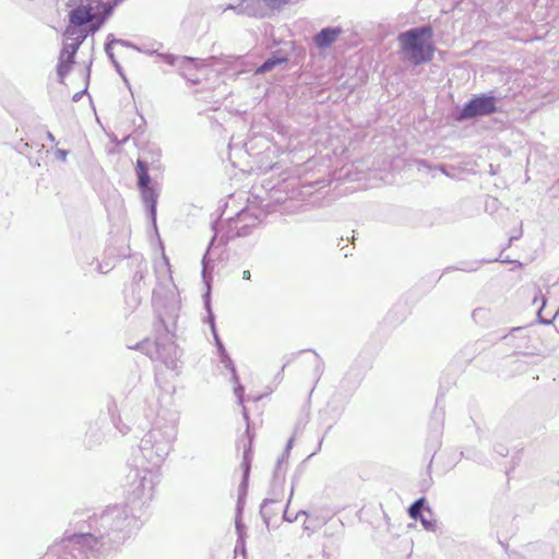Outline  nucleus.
<instances>
[{
	"instance_id": "obj_53",
	"label": "nucleus",
	"mask_w": 559,
	"mask_h": 559,
	"mask_svg": "<svg viewBox=\"0 0 559 559\" xmlns=\"http://www.w3.org/2000/svg\"><path fill=\"white\" fill-rule=\"evenodd\" d=\"M292 360H287L285 366L282 367L281 371L277 373L276 378H281L283 376V372L287 366V364H289Z\"/></svg>"
},
{
	"instance_id": "obj_52",
	"label": "nucleus",
	"mask_w": 559,
	"mask_h": 559,
	"mask_svg": "<svg viewBox=\"0 0 559 559\" xmlns=\"http://www.w3.org/2000/svg\"><path fill=\"white\" fill-rule=\"evenodd\" d=\"M250 277H251V273H250V271H249V270H245V271L242 272V278H243V280H250Z\"/></svg>"
},
{
	"instance_id": "obj_10",
	"label": "nucleus",
	"mask_w": 559,
	"mask_h": 559,
	"mask_svg": "<svg viewBox=\"0 0 559 559\" xmlns=\"http://www.w3.org/2000/svg\"><path fill=\"white\" fill-rule=\"evenodd\" d=\"M499 111V97L495 91L478 93L472 96L462 106H456L451 114L454 122L463 123L484 116H491Z\"/></svg>"
},
{
	"instance_id": "obj_27",
	"label": "nucleus",
	"mask_w": 559,
	"mask_h": 559,
	"mask_svg": "<svg viewBox=\"0 0 559 559\" xmlns=\"http://www.w3.org/2000/svg\"><path fill=\"white\" fill-rule=\"evenodd\" d=\"M123 0H100L102 16L100 24H106L110 16L114 15L115 10L120 5Z\"/></svg>"
},
{
	"instance_id": "obj_17",
	"label": "nucleus",
	"mask_w": 559,
	"mask_h": 559,
	"mask_svg": "<svg viewBox=\"0 0 559 559\" xmlns=\"http://www.w3.org/2000/svg\"><path fill=\"white\" fill-rule=\"evenodd\" d=\"M227 9L234 10L237 14H243L253 17L267 16L264 0H242L236 5H228Z\"/></svg>"
},
{
	"instance_id": "obj_3",
	"label": "nucleus",
	"mask_w": 559,
	"mask_h": 559,
	"mask_svg": "<svg viewBox=\"0 0 559 559\" xmlns=\"http://www.w3.org/2000/svg\"><path fill=\"white\" fill-rule=\"evenodd\" d=\"M178 435V413L175 411L159 412L152 428L142 436L139 444V461L157 471L171 452L173 443Z\"/></svg>"
},
{
	"instance_id": "obj_23",
	"label": "nucleus",
	"mask_w": 559,
	"mask_h": 559,
	"mask_svg": "<svg viewBox=\"0 0 559 559\" xmlns=\"http://www.w3.org/2000/svg\"><path fill=\"white\" fill-rule=\"evenodd\" d=\"M107 412L111 418V421L114 424V427L117 428V430L121 435H127L130 431L129 425H126L122 423L120 415L118 413L117 403L115 400L110 399L107 402Z\"/></svg>"
},
{
	"instance_id": "obj_35",
	"label": "nucleus",
	"mask_w": 559,
	"mask_h": 559,
	"mask_svg": "<svg viewBox=\"0 0 559 559\" xmlns=\"http://www.w3.org/2000/svg\"><path fill=\"white\" fill-rule=\"evenodd\" d=\"M267 15L273 10H278L292 0H264Z\"/></svg>"
},
{
	"instance_id": "obj_31",
	"label": "nucleus",
	"mask_w": 559,
	"mask_h": 559,
	"mask_svg": "<svg viewBox=\"0 0 559 559\" xmlns=\"http://www.w3.org/2000/svg\"><path fill=\"white\" fill-rule=\"evenodd\" d=\"M238 60H240V58L233 57V56H221V57L212 56L206 59V64L207 66H216L219 63L230 64V63H234V61H238Z\"/></svg>"
},
{
	"instance_id": "obj_20",
	"label": "nucleus",
	"mask_w": 559,
	"mask_h": 559,
	"mask_svg": "<svg viewBox=\"0 0 559 559\" xmlns=\"http://www.w3.org/2000/svg\"><path fill=\"white\" fill-rule=\"evenodd\" d=\"M105 438V432L103 431L102 424L99 419L93 420L88 424V427L85 431L84 437V447L87 450H93L95 447L103 443Z\"/></svg>"
},
{
	"instance_id": "obj_30",
	"label": "nucleus",
	"mask_w": 559,
	"mask_h": 559,
	"mask_svg": "<svg viewBox=\"0 0 559 559\" xmlns=\"http://www.w3.org/2000/svg\"><path fill=\"white\" fill-rule=\"evenodd\" d=\"M115 41H117L115 34H112V33L107 34V39L105 41L104 48H105L107 58L109 59V61L112 64L115 61H117V59L115 57V51H114Z\"/></svg>"
},
{
	"instance_id": "obj_22",
	"label": "nucleus",
	"mask_w": 559,
	"mask_h": 559,
	"mask_svg": "<svg viewBox=\"0 0 559 559\" xmlns=\"http://www.w3.org/2000/svg\"><path fill=\"white\" fill-rule=\"evenodd\" d=\"M425 511L428 512L429 515H433L432 509L429 507L426 497H420L413 501V503L407 509V514L409 518L416 520L417 522L424 516Z\"/></svg>"
},
{
	"instance_id": "obj_34",
	"label": "nucleus",
	"mask_w": 559,
	"mask_h": 559,
	"mask_svg": "<svg viewBox=\"0 0 559 559\" xmlns=\"http://www.w3.org/2000/svg\"><path fill=\"white\" fill-rule=\"evenodd\" d=\"M419 522L426 532H436L437 531L438 524H437L436 519L432 518V515H430V518H427L424 514Z\"/></svg>"
},
{
	"instance_id": "obj_7",
	"label": "nucleus",
	"mask_w": 559,
	"mask_h": 559,
	"mask_svg": "<svg viewBox=\"0 0 559 559\" xmlns=\"http://www.w3.org/2000/svg\"><path fill=\"white\" fill-rule=\"evenodd\" d=\"M68 8V24L63 35L68 40L73 36L80 38L84 35L85 40L88 35L100 31L102 0H62Z\"/></svg>"
},
{
	"instance_id": "obj_51",
	"label": "nucleus",
	"mask_w": 559,
	"mask_h": 559,
	"mask_svg": "<svg viewBox=\"0 0 559 559\" xmlns=\"http://www.w3.org/2000/svg\"><path fill=\"white\" fill-rule=\"evenodd\" d=\"M547 4L550 7H559V0H547Z\"/></svg>"
},
{
	"instance_id": "obj_41",
	"label": "nucleus",
	"mask_w": 559,
	"mask_h": 559,
	"mask_svg": "<svg viewBox=\"0 0 559 559\" xmlns=\"http://www.w3.org/2000/svg\"><path fill=\"white\" fill-rule=\"evenodd\" d=\"M69 155V150L66 148H56L55 156L59 162H67V156Z\"/></svg>"
},
{
	"instance_id": "obj_4",
	"label": "nucleus",
	"mask_w": 559,
	"mask_h": 559,
	"mask_svg": "<svg viewBox=\"0 0 559 559\" xmlns=\"http://www.w3.org/2000/svg\"><path fill=\"white\" fill-rule=\"evenodd\" d=\"M212 228L214 231V237L210 240L209 247L206 249V252L204 253L202 258V280L205 284V290L202 295V300L205 309V318L204 322L207 323V325L211 329V333L214 337V344L217 349V354L221 358L222 364L225 366L226 369L230 372L231 377V383H234V394L236 395L237 402L243 403V394H245V386L240 383V378L237 373V369L235 367V361L229 356L222 337L219 336L216 324H215V313L212 308V270L213 267L210 266L211 262H213L211 258V249L215 245V239L218 237V230H217V222H214L212 224Z\"/></svg>"
},
{
	"instance_id": "obj_6",
	"label": "nucleus",
	"mask_w": 559,
	"mask_h": 559,
	"mask_svg": "<svg viewBox=\"0 0 559 559\" xmlns=\"http://www.w3.org/2000/svg\"><path fill=\"white\" fill-rule=\"evenodd\" d=\"M162 150L157 146H148L142 151V156L135 162L136 188L140 191L142 203L154 228L157 230L158 192L150 169L159 170Z\"/></svg>"
},
{
	"instance_id": "obj_14",
	"label": "nucleus",
	"mask_w": 559,
	"mask_h": 559,
	"mask_svg": "<svg viewBox=\"0 0 559 559\" xmlns=\"http://www.w3.org/2000/svg\"><path fill=\"white\" fill-rule=\"evenodd\" d=\"M349 395H346L344 392H342L340 388L332 395L328 403L326 409L321 413V417H323L324 414H328L331 419L328 424L325 435L329 433V431H331L332 426L342 416L347 404L349 403Z\"/></svg>"
},
{
	"instance_id": "obj_36",
	"label": "nucleus",
	"mask_w": 559,
	"mask_h": 559,
	"mask_svg": "<svg viewBox=\"0 0 559 559\" xmlns=\"http://www.w3.org/2000/svg\"><path fill=\"white\" fill-rule=\"evenodd\" d=\"M287 508H288V504H287V506H286V508L284 509V515H283V518H284V521H285V522H289V523L296 522V521H297V519L299 518V515H306V516H307V519H308V520H310V515H309V513H308V511H307V510H299V511L297 512V514H295V515H289V514H288V511H287Z\"/></svg>"
},
{
	"instance_id": "obj_24",
	"label": "nucleus",
	"mask_w": 559,
	"mask_h": 559,
	"mask_svg": "<svg viewBox=\"0 0 559 559\" xmlns=\"http://www.w3.org/2000/svg\"><path fill=\"white\" fill-rule=\"evenodd\" d=\"M498 259H488V260H474V261H462L454 266H448L444 269L443 273L449 271H463V272H475L481 267L484 263L497 262Z\"/></svg>"
},
{
	"instance_id": "obj_44",
	"label": "nucleus",
	"mask_w": 559,
	"mask_h": 559,
	"mask_svg": "<svg viewBox=\"0 0 559 559\" xmlns=\"http://www.w3.org/2000/svg\"><path fill=\"white\" fill-rule=\"evenodd\" d=\"M493 450L499 454V456L506 457L508 454V449L502 443H497L493 445Z\"/></svg>"
},
{
	"instance_id": "obj_12",
	"label": "nucleus",
	"mask_w": 559,
	"mask_h": 559,
	"mask_svg": "<svg viewBox=\"0 0 559 559\" xmlns=\"http://www.w3.org/2000/svg\"><path fill=\"white\" fill-rule=\"evenodd\" d=\"M249 217V210H242L238 212L233 218H229L226 225V229L221 236V242L226 245L229 240L237 237L250 236L254 228V223H246Z\"/></svg>"
},
{
	"instance_id": "obj_8",
	"label": "nucleus",
	"mask_w": 559,
	"mask_h": 559,
	"mask_svg": "<svg viewBox=\"0 0 559 559\" xmlns=\"http://www.w3.org/2000/svg\"><path fill=\"white\" fill-rule=\"evenodd\" d=\"M242 402H245V397L242 395ZM242 406V418L246 423V432L241 438L240 442L242 443V478L241 483L238 487V498L236 502V514H235V530L238 535V543L243 542L246 534V525L242 522V512L246 502V498L249 490L250 484V471L253 459V441L255 433L251 428L250 413L247 407H245L243 403H239Z\"/></svg>"
},
{
	"instance_id": "obj_11",
	"label": "nucleus",
	"mask_w": 559,
	"mask_h": 559,
	"mask_svg": "<svg viewBox=\"0 0 559 559\" xmlns=\"http://www.w3.org/2000/svg\"><path fill=\"white\" fill-rule=\"evenodd\" d=\"M71 40V43H64L62 49L59 52L57 61V79L60 83H64V80L72 71L75 56L80 47L85 41V37L84 35H80L79 38L72 37Z\"/></svg>"
},
{
	"instance_id": "obj_58",
	"label": "nucleus",
	"mask_w": 559,
	"mask_h": 559,
	"mask_svg": "<svg viewBox=\"0 0 559 559\" xmlns=\"http://www.w3.org/2000/svg\"><path fill=\"white\" fill-rule=\"evenodd\" d=\"M305 530H310L309 525H307V523H305Z\"/></svg>"
},
{
	"instance_id": "obj_55",
	"label": "nucleus",
	"mask_w": 559,
	"mask_h": 559,
	"mask_svg": "<svg viewBox=\"0 0 559 559\" xmlns=\"http://www.w3.org/2000/svg\"><path fill=\"white\" fill-rule=\"evenodd\" d=\"M146 342L135 344V348H142Z\"/></svg>"
},
{
	"instance_id": "obj_37",
	"label": "nucleus",
	"mask_w": 559,
	"mask_h": 559,
	"mask_svg": "<svg viewBox=\"0 0 559 559\" xmlns=\"http://www.w3.org/2000/svg\"><path fill=\"white\" fill-rule=\"evenodd\" d=\"M91 67H92V62L86 68V75H85V82L86 83H88V81H90ZM86 91H87V84H85V86H84V88L82 91H79V92L73 94L72 100L73 102H79V99L82 98L83 94L86 93Z\"/></svg>"
},
{
	"instance_id": "obj_48",
	"label": "nucleus",
	"mask_w": 559,
	"mask_h": 559,
	"mask_svg": "<svg viewBox=\"0 0 559 559\" xmlns=\"http://www.w3.org/2000/svg\"><path fill=\"white\" fill-rule=\"evenodd\" d=\"M485 310L484 309H480V308H477L475 309L473 312H472V317L473 319L477 320V318H480V313H483Z\"/></svg>"
},
{
	"instance_id": "obj_49",
	"label": "nucleus",
	"mask_w": 559,
	"mask_h": 559,
	"mask_svg": "<svg viewBox=\"0 0 559 559\" xmlns=\"http://www.w3.org/2000/svg\"><path fill=\"white\" fill-rule=\"evenodd\" d=\"M46 138L50 141V142H53V143H57V140L53 135V133H51V131H47L46 132Z\"/></svg>"
},
{
	"instance_id": "obj_59",
	"label": "nucleus",
	"mask_w": 559,
	"mask_h": 559,
	"mask_svg": "<svg viewBox=\"0 0 559 559\" xmlns=\"http://www.w3.org/2000/svg\"><path fill=\"white\" fill-rule=\"evenodd\" d=\"M164 260H165V262H166V263H168V260H167V258H166V255H165V254H164Z\"/></svg>"
},
{
	"instance_id": "obj_19",
	"label": "nucleus",
	"mask_w": 559,
	"mask_h": 559,
	"mask_svg": "<svg viewBox=\"0 0 559 559\" xmlns=\"http://www.w3.org/2000/svg\"><path fill=\"white\" fill-rule=\"evenodd\" d=\"M289 61V57L287 52L282 49H277L271 52V56L262 61V63L255 67L254 74H264L272 72L274 68L281 64H287Z\"/></svg>"
},
{
	"instance_id": "obj_16",
	"label": "nucleus",
	"mask_w": 559,
	"mask_h": 559,
	"mask_svg": "<svg viewBox=\"0 0 559 559\" xmlns=\"http://www.w3.org/2000/svg\"><path fill=\"white\" fill-rule=\"evenodd\" d=\"M364 376L365 373L362 368L356 365L349 367L341 380L340 390L348 395V399H350L361 384Z\"/></svg>"
},
{
	"instance_id": "obj_38",
	"label": "nucleus",
	"mask_w": 559,
	"mask_h": 559,
	"mask_svg": "<svg viewBox=\"0 0 559 559\" xmlns=\"http://www.w3.org/2000/svg\"><path fill=\"white\" fill-rule=\"evenodd\" d=\"M316 355V362H314V376H317L318 379L321 378L322 372L324 370V361L322 358H320L319 354L314 352Z\"/></svg>"
},
{
	"instance_id": "obj_13",
	"label": "nucleus",
	"mask_w": 559,
	"mask_h": 559,
	"mask_svg": "<svg viewBox=\"0 0 559 559\" xmlns=\"http://www.w3.org/2000/svg\"><path fill=\"white\" fill-rule=\"evenodd\" d=\"M160 59L164 63L169 66H177L180 74L186 78V80L191 82H198L197 79L192 78V71L198 68L200 63L199 58L187 57V56H176L171 55V52H163L159 55Z\"/></svg>"
},
{
	"instance_id": "obj_54",
	"label": "nucleus",
	"mask_w": 559,
	"mask_h": 559,
	"mask_svg": "<svg viewBox=\"0 0 559 559\" xmlns=\"http://www.w3.org/2000/svg\"><path fill=\"white\" fill-rule=\"evenodd\" d=\"M440 169H441V171H442L443 174H445V175H448V176H449V174H448V171H447V166H445V165H441Z\"/></svg>"
},
{
	"instance_id": "obj_1",
	"label": "nucleus",
	"mask_w": 559,
	"mask_h": 559,
	"mask_svg": "<svg viewBox=\"0 0 559 559\" xmlns=\"http://www.w3.org/2000/svg\"><path fill=\"white\" fill-rule=\"evenodd\" d=\"M141 526L129 504L75 511L61 540L51 544L41 559H106Z\"/></svg>"
},
{
	"instance_id": "obj_57",
	"label": "nucleus",
	"mask_w": 559,
	"mask_h": 559,
	"mask_svg": "<svg viewBox=\"0 0 559 559\" xmlns=\"http://www.w3.org/2000/svg\"><path fill=\"white\" fill-rule=\"evenodd\" d=\"M261 399H262V397H261V395H258V396L254 399V401H260Z\"/></svg>"
},
{
	"instance_id": "obj_25",
	"label": "nucleus",
	"mask_w": 559,
	"mask_h": 559,
	"mask_svg": "<svg viewBox=\"0 0 559 559\" xmlns=\"http://www.w3.org/2000/svg\"><path fill=\"white\" fill-rule=\"evenodd\" d=\"M439 401L433 409L432 416L429 421V427L432 436L438 440L442 435V427L444 420V411L438 407Z\"/></svg>"
},
{
	"instance_id": "obj_15",
	"label": "nucleus",
	"mask_w": 559,
	"mask_h": 559,
	"mask_svg": "<svg viewBox=\"0 0 559 559\" xmlns=\"http://www.w3.org/2000/svg\"><path fill=\"white\" fill-rule=\"evenodd\" d=\"M498 338L511 346L514 353L531 354L527 346L528 336L524 326L511 328L510 333L500 335Z\"/></svg>"
},
{
	"instance_id": "obj_56",
	"label": "nucleus",
	"mask_w": 559,
	"mask_h": 559,
	"mask_svg": "<svg viewBox=\"0 0 559 559\" xmlns=\"http://www.w3.org/2000/svg\"><path fill=\"white\" fill-rule=\"evenodd\" d=\"M498 261L503 262V263H506V262H511L509 259H506V260H500V259H498Z\"/></svg>"
},
{
	"instance_id": "obj_21",
	"label": "nucleus",
	"mask_w": 559,
	"mask_h": 559,
	"mask_svg": "<svg viewBox=\"0 0 559 559\" xmlns=\"http://www.w3.org/2000/svg\"><path fill=\"white\" fill-rule=\"evenodd\" d=\"M534 288H535V295L533 297V302H537L538 299H540V306L536 312L537 314V321L542 324V325H550V323H552L554 320H556L557 318H559V308L558 310L556 311V313L552 316L551 319H546V318H543L542 316V311L545 309V306L547 305V297L543 294V289L539 285H534ZM557 331L559 332V329H557Z\"/></svg>"
},
{
	"instance_id": "obj_33",
	"label": "nucleus",
	"mask_w": 559,
	"mask_h": 559,
	"mask_svg": "<svg viewBox=\"0 0 559 559\" xmlns=\"http://www.w3.org/2000/svg\"><path fill=\"white\" fill-rule=\"evenodd\" d=\"M544 544L543 542L530 543L526 545V559H539L543 557V551L539 548H533L534 545Z\"/></svg>"
},
{
	"instance_id": "obj_40",
	"label": "nucleus",
	"mask_w": 559,
	"mask_h": 559,
	"mask_svg": "<svg viewBox=\"0 0 559 559\" xmlns=\"http://www.w3.org/2000/svg\"><path fill=\"white\" fill-rule=\"evenodd\" d=\"M294 443V437L292 436L284 447V452L278 459H283V465L288 460Z\"/></svg>"
},
{
	"instance_id": "obj_5",
	"label": "nucleus",
	"mask_w": 559,
	"mask_h": 559,
	"mask_svg": "<svg viewBox=\"0 0 559 559\" xmlns=\"http://www.w3.org/2000/svg\"><path fill=\"white\" fill-rule=\"evenodd\" d=\"M435 26L431 23L397 34L399 55L413 66L427 64L435 58Z\"/></svg>"
},
{
	"instance_id": "obj_9",
	"label": "nucleus",
	"mask_w": 559,
	"mask_h": 559,
	"mask_svg": "<svg viewBox=\"0 0 559 559\" xmlns=\"http://www.w3.org/2000/svg\"><path fill=\"white\" fill-rule=\"evenodd\" d=\"M138 461L136 467L130 469L127 476L126 492L130 501L142 502L153 498L154 488L158 481V472L144 464L143 461Z\"/></svg>"
},
{
	"instance_id": "obj_50",
	"label": "nucleus",
	"mask_w": 559,
	"mask_h": 559,
	"mask_svg": "<svg viewBox=\"0 0 559 559\" xmlns=\"http://www.w3.org/2000/svg\"><path fill=\"white\" fill-rule=\"evenodd\" d=\"M540 280L544 282L543 286L547 289V293H549L550 285L548 283V278L542 277Z\"/></svg>"
},
{
	"instance_id": "obj_2",
	"label": "nucleus",
	"mask_w": 559,
	"mask_h": 559,
	"mask_svg": "<svg viewBox=\"0 0 559 559\" xmlns=\"http://www.w3.org/2000/svg\"><path fill=\"white\" fill-rule=\"evenodd\" d=\"M152 305L156 314L153 329L156 359L164 362L167 369L178 372L182 364V352L176 344L180 310L178 296L157 287L152 293Z\"/></svg>"
},
{
	"instance_id": "obj_47",
	"label": "nucleus",
	"mask_w": 559,
	"mask_h": 559,
	"mask_svg": "<svg viewBox=\"0 0 559 559\" xmlns=\"http://www.w3.org/2000/svg\"><path fill=\"white\" fill-rule=\"evenodd\" d=\"M522 235H523V230H522V227H520V229H519L518 234H516V235H513V236H511V237L509 238V245H508V246L512 245V241H513V240H515V239H520V237H522Z\"/></svg>"
},
{
	"instance_id": "obj_32",
	"label": "nucleus",
	"mask_w": 559,
	"mask_h": 559,
	"mask_svg": "<svg viewBox=\"0 0 559 559\" xmlns=\"http://www.w3.org/2000/svg\"><path fill=\"white\" fill-rule=\"evenodd\" d=\"M146 271H147V264H146V262H144L143 259H141L138 263V269L135 270L134 276H133V284L135 286H139L140 283L143 281V278L145 277Z\"/></svg>"
},
{
	"instance_id": "obj_29",
	"label": "nucleus",
	"mask_w": 559,
	"mask_h": 559,
	"mask_svg": "<svg viewBox=\"0 0 559 559\" xmlns=\"http://www.w3.org/2000/svg\"><path fill=\"white\" fill-rule=\"evenodd\" d=\"M276 502H277V500H275V499H264L260 507V515L262 516L263 523L266 526H270L271 520H272L271 506H273V503H276Z\"/></svg>"
},
{
	"instance_id": "obj_28",
	"label": "nucleus",
	"mask_w": 559,
	"mask_h": 559,
	"mask_svg": "<svg viewBox=\"0 0 559 559\" xmlns=\"http://www.w3.org/2000/svg\"><path fill=\"white\" fill-rule=\"evenodd\" d=\"M283 466V459H277L271 481L273 487H281L285 481V471Z\"/></svg>"
},
{
	"instance_id": "obj_45",
	"label": "nucleus",
	"mask_w": 559,
	"mask_h": 559,
	"mask_svg": "<svg viewBox=\"0 0 559 559\" xmlns=\"http://www.w3.org/2000/svg\"><path fill=\"white\" fill-rule=\"evenodd\" d=\"M112 66H114V68H115V71H116L118 74H120V76L123 79V81H124L126 83H128V84H129V81L127 80V76H126V74L123 73L122 67H121V64L119 63V61L117 60L116 62H114V63H112Z\"/></svg>"
},
{
	"instance_id": "obj_42",
	"label": "nucleus",
	"mask_w": 559,
	"mask_h": 559,
	"mask_svg": "<svg viewBox=\"0 0 559 559\" xmlns=\"http://www.w3.org/2000/svg\"><path fill=\"white\" fill-rule=\"evenodd\" d=\"M115 44H120L121 47H126V48H132V49H139L138 45L130 41V40H126V39H119L117 38V41H115Z\"/></svg>"
},
{
	"instance_id": "obj_18",
	"label": "nucleus",
	"mask_w": 559,
	"mask_h": 559,
	"mask_svg": "<svg viewBox=\"0 0 559 559\" xmlns=\"http://www.w3.org/2000/svg\"><path fill=\"white\" fill-rule=\"evenodd\" d=\"M342 32V26H325L314 35L312 40L317 48L326 49L336 41Z\"/></svg>"
},
{
	"instance_id": "obj_39",
	"label": "nucleus",
	"mask_w": 559,
	"mask_h": 559,
	"mask_svg": "<svg viewBox=\"0 0 559 559\" xmlns=\"http://www.w3.org/2000/svg\"><path fill=\"white\" fill-rule=\"evenodd\" d=\"M304 471H305V465H304V464H300V465L296 468V471H295V473H294V475H293V477H292V492H290V498H292L293 492H294V487H295V485L297 484V481L300 479L301 475L304 474Z\"/></svg>"
},
{
	"instance_id": "obj_43",
	"label": "nucleus",
	"mask_w": 559,
	"mask_h": 559,
	"mask_svg": "<svg viewBox=\"0 0 559 559\" xmlns=\"http://www.w3.org/2000/svg\"><path fill=\"white\" fill-rule=\"evenodd\" d=\"M261 214H262L261 212H259L257 214V213L250 212V210H249V217L247 218L246 223H254V228H255L257 224H259L261 222V219H260Z\"/></svg>"
},
{
	"instance_id": "obj_46",
	"label": "nucleus",
	"mask_w": 559,
	"mask_h": 559,
	"mask_svg": "<svg viewBox=\"0 0 559 559\" xmlns=\"http://www.w3.org/2000/svg\"><path fill=\"white\" fill-rule=\"evenodd\" d=\"M462 456L466 457V459H476L477 455L475 454L474 451L472 450H467V451H462Z\"/></svg>"
},
{
	"instance_id": "obj_26",
	"label": "nucleus",
	"mask_w": 559,
	"mask_h": 559,
	"mask_svg": "<svg viewBox=\"0 0 559 559\" xmlns=\"http://www.w3.org/2000/svg\"><path fill=\"white\" fill-rule=\"evenodd\" d=\"M533 548H539L543 551V557L539 559H554L555 551L549 544H539ZM509 559H527L526 547L523 548V551H511L509 554Z\"/></svg>"
}]
</instances>
